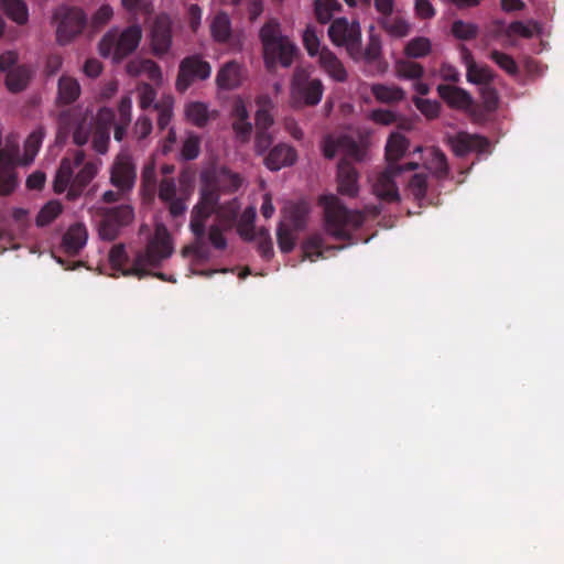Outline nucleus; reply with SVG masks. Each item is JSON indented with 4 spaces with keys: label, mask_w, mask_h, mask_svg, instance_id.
<instances>
[{
    "label": "nucleus",
    "mask_w": 564,
    "mask_h": 564,
    "mask_svg": "<svg viewBox=\"0 0 564 564\" xmlns=\"http://www.w3.org/2000/svg\"><path fill=\"white\" fill-rule=\"evenodd\" d=\"M241 185V178L226 166H212L200 174L198 203L191 213L189 228L198 238L206 232V221L221 194H231Z\"/></svg>",
    "instance_id": "f257e3e1"
},
{
    "label": "nucleus",
    "mask_w": 564,
    "mask_h": 564,
    "mask_svg": "<svg viewBox=\"0 0 564 564\" xmlns=\"http://www.w3.org/2000/svg\"><path fill=\"white\" fill-rule=\"evenodd\" d=\"M173 252V248L167 235L156 234L152 238L144 250L135 253L133 262L130 267L129 256L123 243L115 245L109 251V262L113 270L120 272L124 276H137L143 279L148 276L147 268H156L161 262L167 259Z\"/></svg>",
    "instance_id": "f03ea898"
},
{
    "label": "nucleus",
    "mask_w": 564,
    "mask_h": 564,
    "mask_svg": "<svg viewBox=\"0 0 564 564\" xmlns=\"http://www.w3.org/2000/svg\"><path fill=\"white\" fill-rule=\"evenodd\" d=\"M409 148L408 139L400 132H393L388 138L386 144L387 167L379 173L373 184V193L381 200L393 203L400 200L399 188L395 177L403 171L416 170L419 164L414 162L404 165L398 164V161L404 155Z\"/></svg>",
    "instance_id": "7ed1b4c3"
},
{
    "label": "nucleus",
    "mask_w": 564,
    "mask_h": 564,
    "mask_svg": "<svg viewBox=\"0 0 564 564\" xmlns=\"http://www.w3.org/2000/svg\"><path fill=\"white\" fill-rule=\"evenodd\" d=\"M85 152L83 150L74 151L73 158L65 156L56 172L53 188L57 194L67 191V198L75 200L78 198L88 184L98 173V164L89 161L84 163Z\"/></svg>",
    "instance_id": "20e7f679"
},
{
    "label": "nucleus",
    "mask_w": 564,
    "mask_h": 564,
    "mask_svg": "<svg viewBox=\"0 0 564 564\" xmlns=\"http://www.w3.org/2000/svg\"><path fill=\"white\" fill-rule=\"evenodd\" d=\"M259 39L268 70H273L278 65L288 68L293 64L297 47L289 36L282 34L281 24L276 19H270L261 26Z\"/></svg>",
    "instance_id": "39448f33"
},
{
    "label": "nucleus",
    "mask_w": 564,
    "mask_h": 564,
    "mask_svg": "<svg viewBox=\"0 0 564 564\" xmlns=\"http://www.w3.org/2000/svg\"><path fill=\"white\" fill-rule=\"evenodd\" d=\"M319 204L324 208L325 230L337 240L350 239L351 231L360 228L365 221L362 212L348 209L334 195L321 197Z\"/></svg>",
    "instance_id": "423d86ee"
},
{
    "label": "nucleus",
    "mask_w": 564,
    "mask_h": 564,
    "mask_svg": "<svg viewBox=\"0 0 564 564\" xmlns=\"http://www.w3.org/2000/svg\"><path fill=\"white\" fill-rule=\"evenodd\" d=\"M142 39L140 25L133 24L119 32L118 29L109 30L99 42V53L102 57H111L119 63L133 53Z\"/></svg>",
    "instance_id": "0eeeda50"
},
{
    "label": "nucleus",
    "mask_w": 564,
    "mask_h": 564,
    "mask_svg": "<svg viewBox=\"0 0 564 564\" xmlns=\"http://www.w3.org/2000/svg\"><path fill=\"white\" fill-rule=\"evenodd\" d=\"M324 85L319 78H314L311 73L302 67L293 72L290 84V98L294 108L314 107L322 100Z\"/></svg>",
    "instance_id": "6e6552de"
},
{
    "label": "nucleus",
    "mask_w": 564,
    "mask_h": 564,
    "mask_svg": "<svg viewBox=\"0 0 564 564\" xmlns=\"http://www.w3.org/2000/svg\"><path fill=\"white\" fill-rule=\"evenodd\" d=\"M328 36L337 46H345L354 61H359L361 54V29L358 21L349 22L346 18H338L328 28Z\"/></svg>",
    "instance_id": "1a4fd4ad"
},
{
    "label": "nucleus",
    "mask_w": 564,
    "mask_h": 564,
    "mask_svg": "<svg viewBox=\"0 0 564 564\" xmlns=\"http://www.w3.org/2000/svg\"><path fill=\"white\" fill-rule=\"evenodd\" d=\"M134 219V209L130 204H121L101 210V219L98 227L100 239L105 241L116 240L121 230Z\"/></svg>",
    "instance_id": "9d476101"
},
{
    "label": "nucleus",
    "mask_w": 564,
    "mask_h": 564,
    "mask_svg": "<svg viewBox=\"0 0 564 564\" xmlns=\"http://www.w3.org/2000/svg\"><path fill=\"white\" fill-rule=\"evenodd\" d=\"M57 22L56 40L61 45L68 44L86 25V14L82 9L67 6L58 7L53 15Z\"/></svg>",
    "instance_id": "9b49d317"
},
{
    "label": "nucleus",
    "mask_w": 564,
    "mask_h": 564,
    "mask_svg": "<svg viewBox=\"0 0 564 564\" xmlns=\"http://www.w3.org/2000/svg\"><path fill=\"white\" fill-rule=\"evenodd\" d=\"M212 74V66L199 55H191L184 57L178 66L176 78V89L185 93L195 80H205Z\"/></svg>",
    "instance_id": "f8f14e48"
},
{
    "label": "nucleus",
    "mask_w": 564,
    "mask_h": 564,
    "mask_svg": "<svg viewBox=\"0 0 564 564\" xmlns=\"http://www.w3.org/2000/svg\"><path fill=\"white\" fill-rule=\"evenodd\" d=\"M137 181V167L127 153H119L110 167V183L121 192H131Z\"/></svg>",
    "instance_id": "ddd939ff"
},
{
    "label": "nucleus",
    "mask_w": 564,
    "mask_h": 564,
    "mask_svg": "<svg viewBox=\"0 0 564 564\" xmlns=\"http://www.w3.org/2000/svg\"><path fill=\"white\" fill-rule=\"evenodd\" d=\"M59 133L67 134L73 129V142L82 147L86 144L91 134V123L87 122L86 117L75 110L63 111L58 117Z\"/></svg>",
    "instance_id": "4468645a"
},
{
    "label": "nucleus",
    "mask_w": 564,
    "mask_h": 564,
    "mask_svg": "<svg viewBox=\"0 0 564 564\" xmlns=\"http://www.w3.org/2000/svg\"><path fill=\"white\" fill-rule=\"evenodd\" d=\"M159 199L167 206L173 218L183 216L187 209L186 197L177 196V186L173 177H163L158 186Z\"/></svg>",
    "instance_id": "2eb2a0df"
},
{
    "label": "nucleus",
    "mask_w": 564,
    "mask_h": 564,
    "mask_svg": "<svg viewBox=\"0 0 564 564\" xmlns=\"http://www.w3.org/2000/svg\"><path fill=\"white\" fill-rule=\"evenodd\" d=\"M449 144L457 156H465L469 152L482 153L489 147V142L486 138L466 132H459L449 138Z\"/></svg>",
    "instance_id": "dca6fc26"
},
{
    "label": "nucleus",
    "mask_w": 564,
    "mask_h": 564,
    "mask_svg": "<svg viewBox=\"0 0 564 564\" xmlns=\"http://www.w3.org/2000/svg\"><path fill=\"white\" fill-rule=\"evenodd\" d=\"M436 90L440 98L452 109L467 110L474 104L471 95L458 86L440 84Z\"/></svg>",
    "instance_id": "f3484780"
},
{
    "label": "nucleus",
    "mask_w": 564,
    "mask_h": 564,
    "mask_svg": "<svg viewBox=\"0 0 564 564\" xmlns=\"http://www.w3.org/2000/svg\"><path fill=\"white\" fill-rule=\"evenodd\" d=\"M246 77V70L236 61L225 63L216 75V84L220 89L234 90L241 86Z\"/></svg>",
    "instance_id": "a211bd4d"
},
{
    "label": "nucleus",
    "mask_w": 564,
    "mask_h": 564,
    "mask_svg": "<svg viewBox=\"0 0 564 564\" xmlns=\"http://www.w3.org/2000/svg\"><path fill=\"white\" fill-rule=\"evenodd\" d=\"M172 44V30L166 17H159L152 29V50L154 55L161 57L166 54Z\"/></svg>",
    "instance_id": "6ab92c4d"
},
{
    "label": "nucleus",
    "mask_w": 564,
    "mask_h": 564,
    "mask_svg": "<svg viewBox=\"0 0 564 564\" xmlns=\"http://www.w3.org/2000/svg\"><path fill=\"white\" fill-rule=\"evenodd\" d=\"M338 191L341 195L355 197L358 194V172L350 161L340 160L337 166Z\"/></svg>",
    "instance_id": "aec40b11"
},
{
    "label": "nucleus",
    "mask_w": 564,
    "mask_h": 564,
    "mask_svg": "<svg viewBox=\"0 0 564 564\" xmlns=\"http://www.w3.org/2000/svg\"><path fill=\"white\" fill-rule=\"evenodd\" d=\"M87 239L88 231L86 226L82 223H76L63 235L62 249L67 256L75 257L86 246Z\"/></svg>",
    "instance_id": "412c9836"
},
{
    "label": "nucleus",
    "mask_w": 564,
    "mask_h": 564,
    "mask_svg": "<svg viewBox=\"0 0 564 564\" xmlns=\"http://www.w3.org/2000/svg\"><path fill=\"white\" fill-rule=\"evenodd\" d=\"M17 185L13 154L10 150H0V194H11Z\"/></svg>",
    "instance_id": "4be33fe9"
},
{
    "label": "nucleus",
    "mask_w": 564,
    "mask_h": 564,
    "mask_svg": "<svg viewBox=\"0 0 564 564\" xmlns=\"http://www.w3.org/2000/svg\"><path fill=\"white\" fill-rule=\"evenodd\" d=\"M297 154L291 145L280 143L275 145L264 159L265 166L271 171H279L284 166L293 165Z\"/></svg>",
    "instance_id": "5701e85b"
},
{
    "label": "nucleus",
    "mask_w": 564,
    "mask_h": 564,
    "mask_svg": "<svg viewBox=\"0 0 564 564\" xmlns=\"http://www.w3.org/2000/svg\"><path fill=\"white\" fill-rule=\"evenodd\" d=\"M344 246H325L321 234H312L302 243L304 259L314 262L319 258H326V253L332 250H341Z\"/></svg>",
    "instance_id": "b1692460"
},
{
    "label": "nucleus",
    "mask_w": 564,
    "mask_h": 564,
    "mask_svg": "<svg viewBox=\"0 0 564 564\" xmlns=\"http://www.w3.org/2000/svg\"><path fill=\"white\" fill-rule=\"evenodd\" d=\"M318 62L321 67L335 82L344 83L347 80V70L340 59L327 47H323L319 52Z\"/></svg>",
    "instance_id": "393cba45"
},
{
    "label": "nucleus",
    "mask_w": 564,
    "mask_h": 564,
    "mask_svg": "<svg viewBox=\"0 0 564 564\" xmlns=\"http://www.w3.org/2000/svg\"><path fill=\"white\" fill-rule=\"evenodd\" d=\"M239 210L240 204L237 198H232L224 204H219L218 200L213 208L212 215H216L218 225L224 229H231L237 221Z\"/></svg>",
    "instance_id": "a878e982"
},
{
    "label": "nucleus",
    "mask_w": 564,
    "mask_h": 564,
    "mask_svg": "<svg viewBox=\"0 0 564 564\" xmlns=\"http://www.w3.org/2000/svg\"><path fill=\"white\" fill-rule=\"evenodd\" d=\"M378 25L391 37L402 39L409 35L411 24L401 15L378 17Z\"/></svg>",
    "instance_id": "bb28decb"
},
{
    "label": "nucleus",
    "mask_w": 564,
    "mask_h": 564,
    "mask_svg": "<svg viewBox=\"0 0 564 564\" xmlns=\"http://www.w3.org/2000/svg\"><path fill=\"white\" fill-rule=\"evenodd\" d=\"M284 220L289 227L299 231L306 226L308 207L305 203H295L284 208Z\"/></svg>",
    "instance_id": "cd10ccee"
},
{
    "label": "nucleus",
    "mask_w": 564,
    "mask_h": 564,
    "mask_svg": "<svg viewBox=\"0 0 564 564\" xmlns=\"http://www.w3.org/2000/svg\"><path fill=\"white\" fill-rule=\"evenodd\" d=\"M31 78V69L25 65H17L6 76V86L9 91L17 94L24 90Z\"/></svg>",
    "instance_id": "c85d7f7f"
},
{
    "label": "nucleus",
    "mask_w": 564,
    "mask_h": 564,
    "mask_svg": "<svg viewBox=\"0 0 564 564\" xmlns=\"http://www.w3.org/2000/svg\"><path fill=\"white\" fill-rule=\"evenodd\" d=\"M0 6L7 17L19 25L29 21V9L23 0H0Z\"/></svg>",
    "instance_id": "c756f323"
},
{
    "label": "nucleus",
    "mask_w": 564,
    "mask_h": 564,
    "mask_svg": "<svg viewBox=\"0 0 564 564\" xmlns=\"http://www.w3.org/2000/svg\"><path fill=\"white\" fill-rule=\"evenodd\" d=\"M58 101L63 105L74 102L80 95V85L77 79L63 75L58 79Z\"/></svg>",
    "instance_id": "7c9ffc66"
},
{
    "label": "nucleus",
    "mask_w": 564,
    "mask_h": 564,
    "mask_svg": "<svg viewBox=\"0 0 564 564\" xmlns=\"http://www.w3.org/2000/svg\"><path fill=\"white\" fill-rule=\"evenodd\" d=\"M339 144L341 145V153L344 158L341 160H352L356 162H361L365 160L367 155L366 147L356 141L352 137L349 135H340Z\"/></svg>",
    "instance_id": "2f4dec72"
},
{
    "label": "nucleus",
    "mask_w": 564,
    "mask_h": 564,
    "mask_svg": "<svg viewBox=\"0 0 564 564\" xmlns=\"http://www.w3.org/2000/svg\"><path fill=\"white\" fill-rule=\"evenodd\" d=\"M371 93L378 101L387 104L401 101L405 97L404 90L395 85L375 84Z\"/></svg>",
    "instance_id": "473e14b6"
},
{
    "label": "nucleus",
    "mask_w": 564,
    "mask_h": 564,
    "mask_svg": "<svg viewBox=\"0 0 564 564\" xmlns=\"http://www.w3.org/2000/svg\"><path fill=\"white\" fill-rule=\"evenodd\" d=\"M382 54L381 40L376 34H370L368 43L365 50L361 48L359 59H364L366 63H378L381 72L386 69V65L380 61Z\"/></svg>",
    "instance_id": "72a5a7b5"
},
{
    "label": "nucleus",
    "mask_w": 564,
    "mask_h": 564,
    "mask_svg": "<svg viewBox=\"0 0 564 564\" xmlns=\"http://www.w3.org/2000/svg\"><path fill=\"white\" fill-rule=\"evenodd\" d=\"M495 73L487 65H478L476 62L466 69V79L470 84L479 85L492 84Z\"/></svg>",
    "instance_id": "f704fd0d"
},
{
    "label": "nucleus",
    "mask_w": 564,
    "mask_h": 564,
    "mask_svg": "<svg viewBox=\"0 0 564 564\" xmlns=\"http://www.w3.org/2000/svg\"><path fill=\"white\" fill-rule=\"evenodd\" d=\"M257 104L259 106V109L256 112V129L268 131L269 128L274 122L273 117L270 113L272 100L270 99L269 96H260L257 99Z\"/></svg>",
    "instance_id": "c9c22d12"
},
{
    "label": "nucleus",
    "mask_w": 564,
    "mask_h": 564,
    "mask_svg": "<svg viewBox=\"0 0 564 564\" xmlns=\"http://www.w3.org/2000/svg\"><path fill=\"white\" fill-rule=\"evenodd\" d=\"M426 167L437 178H445L449 172L446 155L440 149L431 151V158L426 161Z\"/></svg>",
    "instance_id": "e433bc0d"
},
{
    "label": "nucleus",
    "mask_w": 564,
    "mask_h": 564,
    "mask_svg": "<svg viewBox=\"0 0 564 564\" xmlns=\"http://www.w3.org/2000/svg\"><path fill=\"white\" fill-rule=\"evenodd\" d=\"M395 74L403 79H420L424 75V67L417 62L400 59L395 63Z\"/></svg>",
    "instance_id": "4c0bfd02"
},
{
    "label": "nucleus",
    "mask_w": 564,
    "mask_h": 564,
    "mask_svg": "<svg viewBox=\"0 0 564 564\" xmlns=\"http://www.w3.org/2000/svg\"><path fill=\"white\" fill-rule=\"evenodd\" d=\"M432 51V43L427 37L417 36L408 42L404 54L410 58H422Z\"/></svg>",
    "instance_id": "58836bf2"
},
{
    "label": "nucleus",
    "mask_w": 564,
    "mask_h": 564,
    "mask_svg": "<svg viewBox=\"0 0 564 564\" xmlns=\"http://www.w3.org/2000/svg\"><path fill=\"white\" fill-rule=\"evenodd\" d=\"M254 218H256V210L252 207L247 208L242 215L240 216V219L238 221L237 230L241 238H243L247 241H252L256 239V232H254Z\"/></svg>",
    "instance_id": "ea45409f"
},
{
    "label": "nucleus",
    "mask_w": 564,
    "mask_h": 564,
    "mask_svg": "<svg viewBox=\"0 0 564 564\" xmlns=\"http://www.w3.org/2000/svg\"><path fill=\"white\" fill-rule=\"evenodd\" d=\"M213 37L220 43H225L230 37V21L227 14L218 13L210 25Z\"/></svg>",
    "instance_id": "a19ab883"
},
{
    "label": "nucleus",
    "mask_w": 564,
    "mask_h": 564,
    "mask_svg": "<svg viewBox=\"0 0 564 564\" xmlns=\"http://www.w3.org/2000/svg\"><path fill=\"white\" fill-rule=\"evenodd\" d=\"M200 153V138L195 133H188L183 141L180 159L183 161H193Z\"/></svg>",
    "instance_id": "79ce46f5"
},
{
    "label": "nucleus",
    "mask_w": 564,
    "mask_h": 564,
    "mask_svg": "<svg viewBox=\"0 0 564 564\" xmlns=\"http://www.w3.org/2000/svg\"><path fill=\"white\" fill-rule=\"evenodd\" d=\"M63 206L59 202L52 200L45 204L36 216V225L44 227L51 224L62 213Z\"/></svg>",
    "instance_id": "37998d69"
},
{
    "label": "nucleus",
    "mask_w": 564,
    "mask_h": 564,
    "mask_svg": "<svg viewBox=\"0 0 564 564\" xmlns=\"http://www.w3.org/2000/svg\"><path fill=\"white\" fill-rule=\"evenodd\" d=\"M452 33L458 40L468 41L477 37L479 28L475 23L456 20L452 24Z\"/></svg>",
    "instance_id": "c03bdc74"
},
{
    "label": "nucleus",
    "mask_w": 564,
    "mask_h": 564,
    "mask_svg": "<svg viewBox=\"0 0 564 564\" xmlns=\"http://www.w3.org/2000/svg\"><path fill=\"white\" fill-rule=\"evenodd\" d=\"M187 119L195 126L202 128L208 121V110L203 102H192L187 105L185 110Z\"/></svg>",
    "instance_id": "a18cd8bd"
},
{
    "label": "nucleus",
    "mask_w": 564,
    "mask_h": 564,
    "mask_svg": "<svg viewBox=\"0 0 564 564\" xmlns=\"http://www.w3.org/2000/svg\"><path fill=\"white\" fill-rule=\"evenodd\" d=\"M294 229L289 227L285 223H280L276 230L278 246L284 253H289L294 249L295 236L293 235Z\"/></svg>",
    "instance_id": "49530a36"
},
{
    "label": "nucleus",
    "mask_w": 564,
    "mask_h": 564,
    "mask_svg": "<svg viewBox=\"0 0 564 564\" xmlns=\"http://www.w3.org/2000/svg\"><path fill=\"white\" fill-rule=\"evenodd\" d=\"M489 57L508 75L516 76L519 74V67L511 55H508L498 50H492L489 54Z\"/></svg>",
    "instance_id": "de8ad7c7"
},
{
    "label": "nucleus",
    "mask_w": 564,
    "mask_h": 564,
    "mask_svg": "<svg viewBox=\"0 0 564 564\" xmlns=\"http://www.w3.org/2000/svg\"><path fill=\"white\" fill-rule=\"evenodd\" d=\"M141 185L144 192L153 195L158 187L155 164L150 162L145 164L141 172Z\"/></svg>",
    "instance_id": "09e8293b"
},
{
    "label": "nucleus",
    "mask_w": 564,
    "mask_h": 564,
    "mask_svg": "<svg viewBox=\"0 0 564 564\" xmlns=\"http://www.w3.org/2000/svg\"><path fill=\"white\" fill-rule=\"evenodd\" d=\"M43 137L42 130H35L26 138L24 142V158L26 163L34 160L41 148Z\"/></svg>",
    "instance_id": "8fccbe9b"
},
{
    "label": "nucleus",
    "mask_w": 564,
    "mask_h": 564,
    "mask_svg": "<svg viewBox=\"0 0 564 564\" xmlns=\"http://www.w3.org/2000/svg\"><path fill=\"white\" fill-rule=\"evenodd\" d=\"M154 109L158 111V127L160 130H164L170 124L173 116V100L166 98L156 102Z\"/></svg>",
    "instance_id": "3c124183"
},
{
    "label": "nucleus",
    "mask_w": 564,
    "mask_h": 564,
    "mask_svg": "<svg viewBox=\"0 0 564 564\" xmlns=\"http://www.w3.org/2000/svg\"><path fill=\"white\" fill-rule=\"evenodd\" d=\"M115 111L110 108H100L97 112V115L91 118L89 123H91L93 128H99V129H106L108 131L111 130V128L115 124Z\"/></svg>",
    "instance_id": "603ef678"
},
{
    "label": "nucleus",
    "mask_w": 564,
    "mask_h": 564,
    "mask_svg": "<svg viewBox=\"0 0 564 564\" xmlns=\"http://www.w3.org/2000/svg\"><path fill=\"white\" fill-rule=\"evenodd\" d=\"M409 189L415 199H423L427 192V175L424 173L414 174L409 182Z\"/></svg>",
    "instance_id": "864d4df0"
},
{
    "label": "nucleus",
    "mask_w": 564,
    "mask_h": 564,
    "mask_svg": "<svg viewBox=\"0 0 564 564\" xmlns=\"http://www.w3.org/2000/svg\"><path fill=\"white\" fill-rule=\"evenodd\" d=\"M415 107L429 119L437 118L441 110L440 102L435 100L424 99L421 97H413L412 99Z\"/></svg>",
    "instance_id": "5fc2aeb1"
},
{
    "label": "nucleus",
    "mask_w": 564,
    "mask_h": 564,
    "mask_svg": "<svg viewBox=\"0 0 564 564\" xmlns=\"http://www.w3.org/2000/svg\"><path fill=\"white\" fill-rule=\"evenodd\" d=\"M91 145L93 149L99 153L105 154L108 151V145L110 142V131L99 129V128H93L91 130Z\"/></svg>",
    "instance_id": "6e6d98bb"
},
{
    "label": "nucleus",
    "mask_w": 564,
    "mask_h": 564,
    "mask_svg": "<svg viewBox=\"0 0 564 564\" xmlns=\"http://www.w3.org/2000/svg\"><path fill=\"white\" fill-rule=\"evenodd\" d=\"M480 97L484 107L487 111H494L499 104L498 91L491 84H486L480 87Z\"/></svg>",
    "instance_id": "4d7b16f0"
},
{
    "label": "nucleus",
    "mask_w": 564,
    "mask_h": 564,
    "mask_svg": "<svg viewBox=\"0 0 564 564\" xmlns=\"http://www.w3.org/2000/svg\"><path fill=\"white\" fill-rule=\"evenodd\" d=\"M303 43L310 56H319V39L314 28L307 26L303 33Z\"/></svg>",
    "instance_id": "13d9d810"
},
{
    "label": "nucleus",
    "mask_w": 564,
    "mask_h": 564,
    "mask_svg": "<svg viewBox=\"0 0 564 564\" xmlns=\"http://www.w3.org/2000/svg\"><path fill=\"white\" fill-rule=\"evenodd\" d=\"M138 93H139V104L142 109H147L150 106H152V104L156 97V91L152 85H150L148 83L140 84L138 87Z\"/></svg>",
    "instance_id": "bf43d9fd"
},
{
    "label": "nucleus",
    "mask_w": 564,
    "mask_h": 564,
    "mask_svg": "<svg viewBox=\"0 0 564 564\" xmlns=\"http://www.w3.org/2000/svg\"><path fill=\"white\" fill-rule=\"evenodd\" d=\"M224 230L225 229L218 224H214L209 227L208 240L215 249L224 250L227 247V240L223 234Z\"/></svg>",
    "instance_id": "052dcab7"
},
{
    "label": "nucleus",
    "mask_w": 564,
    "mask_h": 564,
    "mask_svg": "<svg viewBox=\"0 0 564 564\" xmlns=\"http://www.w3.org/2000/svg\"><path fill=\"white\" fill-rule=\"evenodd\" d=\"M414 11L419 19L430 20L435 17L436 11L430 0H415Z\"/></svg>",
    "instance_id": "680f3d73"
},
{
    "label": "nucleus",
    "mask_w": 564,
    "mask_h": 564,
    "mask_svg": "<svg viewBox=\"0 0 564 564\" xmlns=\"http://www.w3.org/2000/svg\"><path fill=\"white\" fill-rule=\"evenodd\" d=\"M506 34L508 36L520 35L524 39H531L534 35V31L521 21H513L507 28Z\"/></svg>",
    "instance_id": "e2e57ef3"
},
{
    "label": "nucleus",
    "mask_w": 564,
    "mask_h": 564,
    "mask_svg": "<svg viewBox=\"0 0 564 564\" xmlns=\"http://www.w3.org/2000/svg\"><path fill=\"white\" fill-rule=\"evenodd\" d=\"M113 10L109 4H102L93 15L91 23L95 28L104 26L110 21Z\"/></svg>",
    "instance_id": "0e129e2a"
},
{
    "label": "nucleus",
    "mask_w": 564,
    "mask_h": 564,
    "mask_svg": "<svg viewBox=\"0 0 564 564\" xmlns=\"http://www.w3.org/2000/svg\"><path fill=\"white\" fill-rule=\"evenodd\" d=\"M142 75H145L154 84L162 82V72L160 66L152 59H144V66H142Z\"/></svg>",
    "instance_id": "69168bd1"
},
{
    "label": "nucleus",
    "mask_w": 564,
    "mask_h": 564,
    "mask_svg": "<svg viewBox=\"0 0 564 564\" xmlns=\"http://www.w3.org/2000/svg\"><path fill=\"white\" fill-rule=\"evenodd\" d=\"M232 129L236 133V137L241 142L249 141L252 132V124L249 120L243 121H234Z\"/></svg>",
    "instance_id": "338daca9"
},
{
    "label": "nucleus",
    "mask_w": 564,
    "mask_h": 564,
    "mask_svg": "<svg viewBox=\"0 0 564 564\" xmlns=\"http://www.w3.org/2000/svg\"><path fill=\"white\" fill-rule=\"evenodd\" d=\"M272 135L269 131L265 130H257L254 148L259 154H263L269 147L272 144Z\"/></svg>",
    "instance_id": "774afa93"
}]
</instances>
